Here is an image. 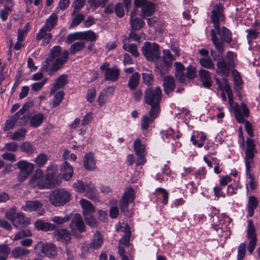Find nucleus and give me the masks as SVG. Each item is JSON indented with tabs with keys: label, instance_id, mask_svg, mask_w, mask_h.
<instances>
[{
	"label": "nucleus",
	"instance_id": "42",
	"mask_svg": "<svg viewBox=\"0 0 260 260\" xmlns=\"http://www.w3.org/2000/svg\"><path fill=\"white\" fill-rule=\"evenodd\" d=\"M257 200L254 197H250L249 198L248 203V211L249 216L251 217L253 215L254 210L256 208L257 206Z\"/></svg>",
	"mask_w": 260,
	"mask_h": 260
},
{
	"label": "nucleus",
	"instance_id": "8",
	"mask_svg": "<svg viewBox=\"0 0 260 260\" xmlns=\"http://www.w3.org/2000/svg\"><path fill=\"white\" fill-rule=\"evenodd\" d=\"M35 249L41 251L49 258H54L57 255V248L51 243H44L42 241H39L35 245Z\"/></svg>",
	"mask_w": 260,
	"mask_h": 260
},
{
	"label": "nucleus",
	"instance_id": "30",
	"mask_svg": "<svg viewBox=\"0 0 260 260\" xmlns=\"http://www.w3.org/2000/svg\"><path fill=\"white\" fill-rule=\"evenodd\" d=\"M155 9V5L151 3H146L142 7L141 17L145 18L146 16H150L153 15Z\"/></svg>",
	"mask_w": 260,
	"mask_h": 260
},
{
	"label": "nucleus",
	"instance_id": "31",
	"mask_svg": "<svg viewBox=\"0 0 260 260\" xmlns=\"http://www.w3.org/2000/svg\"><path fill=\"white\" fill-rule=\"evenodd\" d=\"M140 77V74L138 72L134 73L130 77L127 83V86L130 90H134L138 87Z\"/></svg>",
	"mask_w": 260,
	"mask_h": 260
},
{
	"label": "nucleus",
	"instance_id": "9",
	"mask_svg": "<svg viewBox=\"0 0 260 260\" xmlns=\"http://www.w3.org/2000/svg\"><path fill=\"white\" fill-rule=\"evenodd\" d=\"M228 55H232V59L229 61L221 60L217 63V73L221 74L222 76H228L230 74V71L231 68H234L235 66V56L232 51L228 52Z\"/></svg>",
	"mask_w": 260,
	"mask_h": 260
},
{
	"label": "nucleus",
	"instance_id": "32",
	"mask_svg": "<svg viewBox=\"0 0 260 260\" xmlns=\"http://www.w3.org/2000/svg\"><path fill=\"white\" fill-rule=\"evenodd\" d=\"M103 243V239L102 235L99 232L95 233L92 240V242L89 245V247L93 249L100 248Z\"/></svg>",
	"mask_w": 260,
	"mask_h": 260
},
{
	"label": "nucleus",
	"instance_id": "45",
	"mask_svg": "<svg viewBox=\"0 0 260 260\" xmlns=\"http://www.w3.org/2000/svg\"><path fill=\"white\" fill-rule=\"evenodd\" d=\"M32 233L30 231L28 230H22L17 232L14 237L12 239L13 241H17L25 237H30Z\"/></svg>",
	"mask_w": 260,
	"mask_h": 260
},
{
	"label": "nucleus",
	"instance_id": "43",
	"mask_svg": "<svg viewBox=\"0 0 260 260\" xmlns=\"http://www.w3.org/2000/svg\"><path fill=\"white\" fill-rule=\"evenodd\" d=\"M111 208L110 210V216L112 218H117L119 215V210L117 207V201L115 200L110 202Z\"/></svg>",
	"mask_w": 260,
	"mask_h": 260
},
{
	"label": "nucleus",
	"instance_id": "60",
	"mask_svg": "<svg viewBox=\"0 0 260 260\" xmlns=\"http://www.w3.org/2000/svg\"><path fill=\"white\" fill-rule=\"evenodd\" d=\"M81 35V32H76L70 34L67 37L68 42L69 43H72L73 42L76 40H82Z\"/></svg>",
	"mask_w": 260,
	"mask_h": 260
},
{
	"label": "nucleus",
	"instance_id": "26",
	"mask_svg": "<svg viewBox=\"0 0 260 260\" xmlns=\"http://www.w3.org/2000/svg\"><path fill=\"white\" fill-rule=\"evenodd\" d=\"M25 111L24 107L20 109L13 116H12L10 119L7 120L4 130L6 131L13 127L15 123L19 119L20 116L23 114Z\"/></svg>",
	"mask_w": 260,
	"mask_h": 260
},
{
	"label": "nucleus",
	"instance_id": "18",
	"mask_svg": "<svg viewBox=\"0 0 260 260\" xmlns=\"http://www.w3.org/2000/svg\"><path fill=\"white\" fill-rule=\"evenodd\" d=\"M60 174L63 178L68 181L71 179L73 175V167L67 161L63 162L60 166Z\"/></svg>",
	"mask_w": 260,
	"mask_h": 260
},
{
	"label": "nucleus",
	"instance_id": "53",
	"mask_svg": "<svg viewBox=\"0 0 260 260\" xmlns=\"http://www.w3.org/2000/svg\"><path fill=\"white\" fill-rule=\"evenodd\" d=\"M142 79L145 84L151 85L154 82V75L151 73H142Z\"/></svg>",
	"mask_w": 260,
	"mask_h": 260
},
{
	"label": "nucleus",
	"instance_id": "27",
	"mask_svg": "<svg viewBox=\"0 0 260 260\" xmlns=\"http://www.w3.org/2000/svg\"><path fill=\"white\" fill-rule=\"evenodd\" d=\"M35 225L38 230L45 232L55 230L56 226L54 224L46 222L42 220H38L35 222Z\"/></svg>",
	"mask_w": 260,
	"mask_h": 260
},
{
	"label": "nucleus",
	"instance_id": "39",
	"mask_svg": "<svg viewBox=\"0 0 260 260\" xmlns=\"http://www.w3.org/2000/svg\"><path fill=\"white\" fill-rule=\"evenodd\" d=\"M86 0H75L72 3V7L73 8L72 12V15H75L80 11L84 7L86 3Z\"/></svg>",
	"mask_w": 260,
	"mask_h": 260
},
{
	"label": "nucleus",
	"instance_id": "48",
	"mask_svg": "<svg viewBox=\"0 0 260 260\" xmlns=\"http://www.w3.org/2000/svg\"><path fill=\"white\" fill-rule=\"evenodd\" d=\"M155 193L158 196H161L162 198V203L167 204L168 201L169 193L167 191L163 188H158L155 190Z\"/></svg>",
	"mask_w": 260,
	"mask_h": 260
},
{
	"label": "nucleus",
	"instance_id": "11",
	"mask_svg": "<svg viewBox=\"0 0 260 260\" xmlns=\"http://www.w3.org/2000/svg\"><path fill=\"white\" fill-rule=\"evenodd\" d=\"M224 7L223 5L221 3L215 4L211 12V19L216 30H219V21L224 20Z\"/></svg>",
	"mask_w": 260,
	"mask_h": 260
},
{
	"label": "nucleus",
	"instance_id": "44",
	"mask_svg": "<svg viewBox=\"0 0 260 260\" xmlns=\"http://www.w3.org/2000/svg\"><path fill=\"white\" fill-rule=\"evenodd\" d=\"M26 133V130L25 128H20L15 131L10 136V139L12 140H19L24 138Z\"/></svg>",
	"mask_w": 260,
	"mask_h": 260
},
{
	"label": "nucleus",
	"instance_id": "24",
	"mask_svg": "<svg viewBox=\"0 0 260 260\" xmlns=\"http://www.w3.org/2000/svg\"><path fill=\"white\" fill-rule=\"evenodd\" d=\"M163 86L165 93L169 95L170 93L173 92L175 89V83L174 78L172 76L164 77Z\"/></svg>",
	"mask_w": 260,
	"mask_h": 260
},
{
	"label": "nucleus",
	"instance_id": "13",
	"mask_svg": "<svg viewBox=\"0 0 260 260\" xmlns=\"http://www.w3.org/2000/svg\"><path fill=\"white\" fill-rule=\"evenodd\" d=\"M247 149L245 154V163L246 172H249L250 164L252 162L255 151V145L252 140L247 139L246 141Z\"/></svg>",
	"mask_w": 260,
	"mask_h": 260
},
{
	"label": "nucleus",
	"instance_id": "25",
	"mask_svg": "<svg viewBox=\"0 0 260 260\" xmlns=\"http://www.w3.org/2000/svg\"><path fill=\"white\" fill-rule=\"evenodd\" d=\"M130 23L133 30H139L145 25V22L142 20L136 17V11L135 10L131 13Z\"/></svg>",
	"mask_w": 260,
	"mask_h": 260
},
{
	"label": "nucleus",
	"instance_id": "21",
	"mask_svg": "<svg viewBox=\"0 0 260 260\" xmlns=\"http://www.w3.org/2000/svg\"><path fill=\"white\" fill-rule=\"evenodd\" d=\"M141 37L137 33L135 32L133 30L128 35V38H125L123 40V49H137V46L135 44H129L130 39L136 41H139Z\"/></svg>",
	"mask_w": 260,
	"mask_h": 260
},
{
	"label": "nucleus",
	"instance_id": "62",
	"mask_svg": "<svg viewBox=\"0 0 260 260\" xmlns=\"http://www.w3.org/2000/svg\"><path fill=\"white\" fill-rule=\"evenodd\" d=\"M245 251H246V245L244 243H241L238 247V255H237V259L238 260H241L242 259L245 254Z\"/></svg>",
	"mask_w": 260,
	"mask_h": 260
},
{
	"label": "nucleus",
	"instance_id": "16",
	"mask_svg": "<svg viewBox=\"0 0 260 260\" xmlns=\"http://www.w3.org/2000/svg\"><path fill=\"white\" fill-rule=\"evenodd\" d=\"M54 234L56 240L62 243L68 244L71 241V235L66 229H57L54 231Z\"/></svg>",
	"mask_w": 260,
	"mask_h": 260
},
{
	"label": "nucleus",
	"instance_id": "47",
	"mask_svg": "<svg viewBox=\"0 0 260 260\" xmlns=\"http://www.w3.org/2000/svg\"><path fill=\"white\" fill-rule=\"evenodd\" d=\"M82 34V39L85 41H94L97 38V35L93 31L91 30L81 32Z\"/></svg>",
	"mask_w": 260,
	"mask_h": 260
},
{
	"label": "nucleus",
	"instance_id": "14",
	"mask_svg": "<svg viewBox=\"0 0 260 260\" xmlns=\"http://www.w3.org/2000/svg\"><path fill=\"white\" fill-rule=\"evenodd\" d=\"M70 225L73 232L77 230L80 232H83L85 231L84 223L81 216L79 214H75L74 215Z\"/></svg>",
	"mask_w": 260,
	"mask_h": 260
},
{
	"label": "nucleus",
	"instance_id": "56",
	"mask_svg": "<svg viewBox=\"0 0 260 260\" xmlns=\"http://www.w3.org/2000/svg\"><path fill=\"white\" fill-rule=\"evenodd\" d=\"M247 237L249 240L256 239L255 232L253 224L251 221H249L247 230Z\"/></svg>",
	"mask_w": 260,
	"mask_h": 260
},
{
	"label": "nucleus",
	"instance_id": "46",
	"mask_svg": "<svg viewBox=\"0 0 260 260\" xmlns=\"http://www.w3.org/2000/svg\"><path fill=\"white\" fill-rule=\"evenodd\" d=\"M247 32V38L249 41L257 38L260 32L258 28H250L246 30Z\"/></svg>",
	"mask_w": 260,
	"mask_h": 260
},
{
	"label": "nucleus",
	"instance_id": "29",
	"mask_svg": "<svg viewBox=\"0 0 260 260\" xmlns=\"http://www.w3.org/2000/svg\"><path fill=\"white\" fill-rule=\"evenodd\" d=\"M84 166L88 170H94L95 168V162L93 158V155L90 152L85 154L84 157Z\"/></svg>",
	"mask_w": 260,
	"mask_h": 260
},
{
	"label": "nucleus",
	"instance_id": "41",
	"mask_svg": "<svg viewBox=\"0 0 260 260\" xmlns=\"http://www.w3.org/2000/svg\"><path fill=\"white\" fill-rule=\"evenodd\" d=\"M71 218V215H66L63 217L60 216H54L52 217L51 221L55 224L60 225L68 222L70 220Z\"/></svg>",
	"mask_w": 260,
	"mask_h": 260
},
{
	"label": "nucleus",
	"instance_id": "2",
	"mask_svg": "<svg viewBox=\"0 0 260 260\" xmlns=\"http://www.w3.org/2000/svg\"><path fill=\"white\" fill-rule=\"evenodd\" d=\"M57 170V166L54 165L49 166L47 169V174L45 179L43 173L40 169L36 170L35 174L31 177L29 183L32 187H37L39 188H44L46 186V181L50 180L56 174Z\"/></svg>",
	"mask_w": 260,
	"mask_h": 260
},
{
	"label": "nucleus",
	"instance_id": "3",
	"mask_svg": "<svg viewBox=\"0 0 260 260\" xmlns=\"http://www.w3.org/2000/svg\"><path fill=\"white\" fill-rule=\"evenodd\" d=\"M212 41L216 49H223L224 43H230L232 40L231 31L226 27L222 26L220 27L219 30H216L215 27L211 30Z\"/></svg>",
	"mask_w": 260,
	"mask_h": 260
},
{
	"label": "nucleus",
	"instance_id": "64",
	"mask_svg": "<svg viewBox=\"0 0 260 260\" xmlns=\"http://www.w3.org/2000/svg\"><path fill=\"white\" fill-rule=\"evenodd\" d=\"M48 81V79L45 78L43 79L40 82H36L31 84V89L34 91H38L40 90L43 86L45 84V83Z\"/></svg>",
	"mask_w": 260,
	"mask_h": 260
},
{
	"label": "nucleus",
	"instance_id": "10",
	"mask_svg": "<svg viewBox=\"0 0 260 260\" xmlns=\"http://www.w3.org/2000/svg\"><path fill=\"white\" fill-rule=\"evenodd\" d=\"M135 191L133 188H128L125 191L120 202V208L121 211L124 213L126 216H130V213L127 210L129 203L132 202L134 199Z\"/></svg>",
	"mask_w": 260,
	"mask_h": 260
},
{
	"label": "nucleus",
	"instance_id": "58",
	"mask_svg": "<svg viewBox=\"0 0 260 260\" xmlns=\"http://www.w3.org/2000/svg\"><path fill=\"white\" fill-rule=\"evenodd\" d=\"M11 251L10 248L7 245H1L0 246V257L6 259Z\"/></svg>",
	"mask_w": 260,
	"mask_h": 260
},
{
	"label": "nucleus",
	"instance_id": "61",
	"mask_svg": "<svg viewBox=\"0 0 260 260\" xmlns=\"http://www.w3.org/2000/svg\"><path fill=\"white\" fill-rule=\"evenodd\" d=\"M16 208L13 207L10 208L5 214L6 217L12 222L16 216Z\"/></svg>",
	"mask_w": 260,
	"mask_h": 260
},
{
	"label": "nucleus",
	"instance_id": "23",
	"mask_svg": "<svg viewBox=\"0 0 260 260\" xmlns=\"http://www.w3.org/2000/svg\"><path fill=\"white\" fill-rule=\"evenodd\" d=\"M200 80L203 85L206 88H209L212 85V78L210 73L204 69L200 70L199 72Z\"/></svg>",
	"mask_w": 260,
	"mask_h": 260
},
{
	"label": "nucleus",
	"instance_id": "1",
	"mask_svg": "<svg viewBox=\"0 0 260 260\" xmlns=\"http://www.w3.org/2000/svg\"><path fill=\"white\" fill-rule=\"evenodd\" d=\"M69 53L67 50H51L50 53L46 58L48 64H52L49 71V74L51 75L59 70L67 61Z\"/></svg>",
	"mask_w": 260,
	"mask_h": 260
},
{
	"label": "nucleus",
	"instance_id": "52",
	"mask_svg": "<svg viewBox=\"0 0 260 260\" xmlns=\"http://www.w3.org/2000/svg\"><path fill=\"white\" fill-rule=\"evenodd\" d=\"M224 89L225 91L226 92L229 99V103L230 106L235 109V106H234V99H233V93L231 89L230 86L229 84H226L224 86Z\"/></svg>",
	"mask_w": 260,
	"mask_h": 260
},
{
	"label": "nucleus",
	"instance_id": "12",
	"mask_svg": "<svg viewBox=\"0 0 260 260\" xmlns=\"http://www.w3.org/2000/svg\"><path fill=\"white\" fill-rule=\"evenodd\" d=\"M110 64L108 62L103 63L100 67L102 71H105V78L107 80L111 81H116L118 80L119 76V70L114 67L110 68Z\"/></svg>",
	"mask_w": 260,
	"mask_h": 260
},
{
	"label": "nucleus",
	"instance_id": "7",
	"mask_svg": "<svg viewBox=\"0 0 260 260\" xmlns=\"http://www.w3.org/2000/svg\"><path fill=\"white\" fill-rule=\"evenodd\" d=\"M164 61L156 67V71L164 76L169 72L171 67V62L174 59L173 56L170 53L169 50H164Z\"/></svg>",
	"mask_w": 260,
	"mask_h": 260
},
{
	"label": "nucleus",
	"instance_id": "49",
	"mask_svg": "<svg viewBox=\"0 0 260 260\" xmlns=\"http://www.w3.org/2000/svg\"><path fill=\"white\" fill-rule=\"evenodd\" d=\"M48 159L46 154L44 153L40 154L36 158L35 161L39 167H43L47 162Z\"/></svg>",
	"mask_w": 260,
	"mask_h": 260
},
{
	"label": "nucleus",
	"instance_id": "5",
	"mask_svg": "<svg viewBox=\"0 0 260 260\" xmlns=\"http://www.w3.org/2000/svg\"><path fill=\"white\" fill-rule=\"evenodd\" d=\"M162 96V90L160 87L147 88L145 91L144 100L146 104L159 105Z\"/></svg>",
	"mask_w": 260,
	"mask_h": 260
},
{
	"label": "nucleus",
	"instance_id": "19",
	"mask_svg": "<svg viewBox=\"0 0 260 260\" xmlns=\"http://www.w3.org/2000/svg\"><path fill=\"white\" fill-rule=\"evenodd\" d=\"M12 223L16 228H24L30 223V219L24 214L19 212Z\"/></svg>",
	"mask_w": 260,
	"mask_h": 260
},
{
	"label": "nucleus",
	"instance_id": "37",
	"mask_svg": "<svg viewBox=\"0 0 260 260\" xmlns=\"http://www.w3.org/2000/svg\"><path fill=\"white\" fill-rule=\"evenodd\" d=\"M44 116L41 113H38L33 116L30 119V126L37 127L40 125L43 121Z\"/></svg>",
	"mask_w": 260,
	"mask_h": 260
},
{
	"label": "nucleus",
	"instance_id": "15",
	"mask_svg": "<svg viewBox=\"0 0 260 260\" xmlns=\"http://www.w3.org/2000/svg\"><path fill=\"white\" fill-rule=\"evenodd\" d=\"M68 76L67 75L62 74L58 77L52 84L50 94H53L55 91L60 88H63L68 83Z\"/></svg>",
	"mask_w": 260,
	"mask_h": 260
},
{
	"label": "nucleus",
	"instance_id": "28",
	"mask_svg": "<svg viewBox=\"0 0 260 260\" xmlns=\"http://www.w3.org/2000/svg\"><path fill=\"white\" fill-rule=\"evenodd\" d=\"M80 203L83 209L84 216L90 215L94 212V207L89 201L85 199H82L80 201Z\"/></svg>",
	"mask_w": 260,
	"mask_h": 260
},
{
	"label": "nucleus",
	"instance_id": "40",
	"mask_svg": "<svg viewBox=\"0 0 260 260\" xmlns=\"http://www.w3.org/2000/svg\"><path fill=\"white\" fill-rule=\"evenodd\" d=\"M134 149L136 155L146 154L145 146L142 144L140 139H137L134 142Z\"/></svg>",
	"mask_w": 260,
	"mask_h": 260
},
{
	"label": "nucleus",
	"instance_id": "63",
	"mask_svg": "<svg viewBox=\"0 0 260 260\" xmlns=\"http://www.w3.org/2000/svg\"><path fill=\"white\" fill-rule=\"evenodd\" d=\"M151 108L149 111L150 118L154 120L159 113V105H151Z\"/></svg>",
	"mask_w": 260,
	"mask_h": 260
},
{
	"label": "nucleus",
	"instance_id": "57",
	"mask_svg": "<svg viewBox=\"0 0 260 260\" xmlns=\"http://www.w3.org/2000/svg\"><path fill=\"white\" fill-rule=\"evenodd\" d=\"M64 95V93L63 91H60L55 94L53 102L54 107L57 106L60 104L63 99Z\"/></svg>",
	"mask_w": 260,
	"mask_h": 260
},
{
	"label": "nucleus",
	"instance_id": "55",
	"mask_svg": "<svg viewBox=\"0 0 260 260\" xmlns=\"http://www.w3.org/2000/svg\"><path fill=\"white\" fill-rule=\"evenodd\" d=\"M20 148L22 151L26 153H31L34 151V147L31 143L28 142L23 143L21 145Z\"/></svg>",
	"mask_w": 260,
	"mask_h": 260
},
{
	"label": "nucleus",
	"instance_id": "54",
	"mask_svg": "<svg viewBox=\"0 0 260 260\" xmlns=\"http://www.w3.org/2000/svg\"><path fill=\"white\" fill-rule=\"evenodd\" d=\"M74 16L75 18L70 24L69 28H72L78 25L84 19V16L82 14H76Z\"/></svg>",
	"mask_w": 260,
	"mask_h": 260
},
{
	"label": "nucleus",
	"instance_id": "6",
	"mask_svg": "<svg viewBox=\"0 0 260 260\" xmlns=\"http://www.w3.org/2000/svg\"><path fill=\"white\" fill-rule=\"evenodd\" d=\"M17 168L20 171L18 175V179L22 182L25 180L32 172L35 169L34 165L25 160H21L16 164Z\"/></svg>",
	"mask_w": 260,
	"mask_h": 260
},
{
	"label": "nucleus",
	"instance_id": "51",
	"mask_svg": "<svg viewBox=\"0 0 260 260\" xmlns=\"http://www.w3.org/2000/svg\"><path fill=\"white\" fill-rule=\"evenodd\" d=\"M232 74L236 89L238 90V89H241L242 82L239 73L237 71H233L232 72Z\"/></svg>",
	"mask_w": 260,
	"mask_h": 260
},
{
	"label": "nucleus",
	"instance_id": "22",
	"mask_svg": "<svg viewBox=\"0 0 260 260\" xmlns=\"http://www.w3.org/2000/svg\"><path fill=\"white\" fill-rule=\"evenodd\" d=\"M29 23H27L23 29L18 30L17 42L15 45L14 49H21L24 47L23 41L28 31Z\"/></svg>",
	"mask_w": 260,
	"mask_h": 260
},
{
	"label": "nucleus",
	"instance_id": "33",
	"mask_svg": "<svg viewBox=\"0 0 260 260\" xmlns=\"http://www.w3.org/2000/svg\"><path fill=\"white\" fill-rule=\"evenodd\" d=\"M85 192L86 196L88 198L92 200L96 199L97 190L95 185L92 182H89L85 185Z\"/></svg>",
	"mask_w": 260,
	"mask_h": 260
},
{
	"label": "nucleus",
	"instance_id": "36",
	"mask_svg": "<svg viewBox=\"0 0 260 260\" xmlns=\"http://www.w3.org/2000/svg\"><path fill=\"white\" fill-rule=\"evenodd\" d=\"M30 250L23 248L20 246L15 247L11 252L12 256L15 258H18L22 256L28 255Z\"/></svg>",
	"mask_w": 260,
	"mask_h": 260
},
{
	"label": "nucleus",
	"instance_id": "50",
	"mask_svg": "<svg viewBox=\"0 0 260 260\" xmlns=\"http://www.w3.org/2000/svg\"><path fill=\"white\" fill-rule=\"evenodd\" d=\"M18 145L16 142H11L5 144L4 147L1 149V151L16 152L18 150Z\"/></svg>",
	"mask_w": 260,
	"mask_h": 260
},
{
	"label": "nucleus",
	"instance_id": "34",
	"mask_svg": "<svg viewBox=\"0 0 260 260\" xmlns=\"http://www.w3.org/2000/svg\"><path fill=\"white\" fill-rule=\"evenodd\" d=\"M58 16L56 14L53 13L46 20L45 23L43 25L48 30H51L57 24Z\"/></svg>",
	"mask_w": 260,
	"mask_h": 260
},
{
	"label": "nucleus",
	"instance_id": "20",
	"mask_svg": "<svg viewBox=\"0 0 260 260\" xmlns=\"http://www.w3.org/2000/svg\"><path fill=\"white\" fill-rule=\"evenodd\" d=\"M22 209L26 212L36 211L43 209V204L39 201H29L26 202L25 204L22 206Z\"/></svg>",
	"mask_w": 260,
	"mask_h": 260
},
{
	"label": "nucleus",
	"instance_id": "38",
	"mask_svg": "<svg viewBox=\"0 0 260 260\" xmlns=\"http://www.w3.org/2000/svg\"><path fill=\"white\" fill-rule=\"evenodd\" d=\"M108 2V0H88V4L92 11H94L99 7H105Z\"/></svg>",
	"mask_w": 260,
	"mask_h": 260
},
{
	"label": "nucleus",
	"instance_id": "59",
	"mask_svg": "<svg viewBox=\"0 0 260 260\" xmlns=\"http://www.w3.org/2000/svg\"><path fill=\"white\" fill-rule=\"evenodd\" d=\"M201 64L207 69H214V64L210 58H204L200 60Z\"/></svg>",
	"mask_w": 260,
	"mask_h": 260
},
{
	"label": "nucleus",
	"instance_id": "4",
	"mask_svg": "<svg viewBox=\"0 0 260 260\" xmlns=\"http://www.w3.org/2000/svg\"><path fill=\"white\" fill-rule=\"evenodd\" d=\"M71 198L69 191L63 188L55 189L50 194L49 200L55 207H60L68 203Z\"/></svg>",
	"mask_w": 260,
	"mask_h": 260
},
{
	"label": "nucleus",
	"instance_id": "35",
	"mask_svg": "<svg viewBox=\"0 0 260 260\" xmlns=\"http://www.w3.org/2000/svg\"><path fill=\"white\" fill-rule=\"evenodd\" d=\"M143 54L150 61L157 59L160 57V50H142Z\"/></svg>",
	"mask_w": 260,
	"mask_h": 260
},
{
	"label": "nucleus",
	"instance_id": "17",
	"mask_svg": "<svg viewBox=\"0 0 260 260\" xmlns=\"http://www.w3.org/2000/svg\"><path fill=\"white\" fill-rule=\"evenodd\" d=\"M50 31L48 30V28L44 26H43L37 34V40H40L43 39V43L44 46L48 44L52 38V35L50 32Z\"/></svg>",
	"mask_w": 260,
	"mask_h": 260
}]
</instances>
